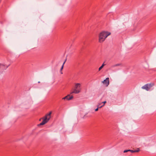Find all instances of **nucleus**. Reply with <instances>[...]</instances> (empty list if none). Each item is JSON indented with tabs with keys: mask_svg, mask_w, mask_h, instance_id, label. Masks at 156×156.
Wrapping results in <instances>:
<instances>
[{
	"mask_svg": "<svg viewBox=\"0 0 156 156\" xmlns=\"http://www.w3.org/2000/svg\"><path fill=\"white\" fill-rule=\"evenodd\" d=\"M51 112H50L48 113H47L44 116L41 118L39 119V121H41V119L43 120L42 122L40 124L37 125V126H39L41 125H44L47 123L51 117Z\"/></svg>",
	"mask_w": 156,
	"mask_h": 156,
	"instance_id": "f257e3e1",
	"label": "nucleus"
},
{
	"mask_svg": "<svg viewBox=\"0 0 156 156\" xmlns=\"http://www.w3.org/2000/svg\"><path fill=\"white\" fill-rule=\"evenodd\" d=\"M111 34L110 32L104 31L101 32L99 35V42L101 43L104 42L106 38Z\"/></svg>",
	"mask_w": 156,
	"mask_h": 156,
	"instance_id": "f03ea898",
	"label": "nucleus"
},
{
	"mask_svg": "<svg viewBox=\"0 0 156 156\" xmlns=\"http://www.w3.org/2000/svg\"><path fill=\"white\" fill-rule=\"evenodd\" d=\"M73 98V96H70V95H68L67 96L62 98V100L68 101L72 99Z\"/></svg>",
	"mask_w": 156,
	"mask_h": 156,
	"instance_id": "7ed1b4c3",
	"label": "nucleus"
},
{
	"mask_svg": "<svg viewBox=\"0 0 156 156\" xmlns=\"http://www.w3.org/2000/svg\"><path fill=\"white\" fill-rule=\"evenodd\" d=\"M102 83L106 85V86H108L109 83V79L108 77L106 78V79L104 80L102 82Z\"/></svg>",
	"mask_w": 156,
	"mask_h": 156,
	"instance_id": "20e7f679",
	"label": "nucleus"
},
{
	"mask_svg": "<svg viewBox=\"0 0 156 156\" xmlns=\"http://www.w3.org/2000/svg\"><path fill=\"white\" fill-rule=\"evenodd\" d=\"M80 92V90L77 89H75L73 90L71 93V94L73 93L78 94Z\"/></svg>",
	"mask_w": 156,
	"mask_h": 156,
	"instance_id": "39448f33",
	"label": "nucleus"
},
{
	"mask_svg": "<svg viewBox=\"0 0 156 156\" xmlns=\"http://www.w3.org/2000/svg\"><path fill=\"white\" fill-rule=\"evenodd\" d=\"M142 88L144 89H145L147 91L149 90V88L148 87L147 85V84H146L143 86L142 87Z\"/></svg>",
	"mask_w": 156,
	"mask_h": 156,
	"instance_id": "423d86ee",
	"label": "nucleus"
},
{
	"mask_svg": "<svg viewBox=\"0 0 156 156\" xmlns=\"http://www.w3.org/2000/svg\"><path fill=\"white\" fill-rule=\"evenodd\" d=\"M106 102V101L101 102V103L99 104V105H97V107H102L104 105L105 103Z\"/></svg>",
	"mask_w": 156,
	"mask_h": 156,
	"instance_id": "0eeeda50",
	"label": "nucleus"
},
{
	"mask_svg": "<svg viewBox=\"0 0 156 156\" xmlns=\"http://www.w3.org/2000/svg\"><path fill=\"white\" fill-rule=\"evenodd\" d=\"M147 86L149 88V90L150 89V88L154 85V83H147Z\"/></svg>",
	"mask_w": 156,
	"mask_h": 156,
	"instance_id": "6e6552de",
	"label": "nucleus"
},
{
	"mask_svg": "<svg viewBox=\"0 0 156 156\" xmlns=\"http://www.w3.org/2000/svg\"><path fill=\"white\" fill-rule=\"evenodd\" d=\"M80 87V84L79 83L76 84L75 85V88L76 89H78Z\"/></svg>",
	"mask_w": 156,
	"mask_h": 156,
	"instance_id": "1a4fd4ad",
	"label": "nucleus"
},
{
	"mask_svg": "<svg viewBox=\"0 0 156 156\" xmlns=\"http://www.w3.org/2000/svg\"><path fill=\"white\" fill-rule=\"evenodd\" d=\"M140 151V149L139 148H138L137 150H129V151L131 152L132 153H134V152H138Z\"/></svg>",
	"mask_w": 156,
	"mask_h": 156,
	"instance_id": "9d476101",
	"label": "nucleus"
},
{
	"mask_svg": "<svg viewBox=\"0 0 156 156\" xmlns=\"http://www.w3.org/2000/svg\"><path fill=\"white\" fill-rule=\"evenodd\" d=\"M66 59L65 61L64 62H63V64L61 68V69H60V71H62V70L63 69V66H64V65L65 64V62H66Z\"/></svg>",
	"mask_w": 156,
	"mask_h": 156,
	"instance_id": "9b49d317",
	"label": "nucleus"
},
{
	"mask_svg": "<svg viewBox=\"0 0 156 156\" xmlns=\"http://www.w3.org/2000/svg\"><path fill=\"white\" fill-rule=\"evenodd\" d=\"M66 59L65 61L64 62H63V64L61 68V69H60V71H62V70L63 69V66H64V65L65 64V62H66Z\"/></svg>",
	"mask_w": 156,
	"mask_h": 156,
	"instance_id": "f8f14e48",
	"label": "nucleus"
},
{
	"mask_svg": "<svg viewBox=\"0 0 156 156\" xmlns=\"http://www.w3.org/2000/svg\"><path fill=\"white\" fill-rule=\"evenodd\" d=\"M105 66V64L104 63H103L102 66H100L99 68V71H100L103 67V66Z\"/></svg>",
	"mask_w": 156,
	"mask_h": 156,
	"instance_id": "ddd939ff",
	"label": "nucleus"
},
{
	"mask_svg": "<svg viewBox=\"0 0 156 156\" xmlns=\"http://www.w3.org/2000/svg\"><path fill=\"white\" fill-rule=\"evenodd\" d=\"M121 65L120 64H117L115 65L112 66V67H115V66H119Z\"/></svg>",
	"mask_w": 156,
	"mask_h": 156,
	"instance_id": "4468645a",
	"label": "nucleus"
},
{
	"mask_svg": "<svg viewBox=\"0 0 156 156\" xmlns=\"http://www.w3.org/2000/svg\"><path fill=\"white\" fill-rule=\"evenodd\" d=\"M129 151V150H125L123 152H124V153L127 152L128 151Z\"/></svg>",
	"mask_w": 156,
	"mask_h": 156,
	"instance_id": "2eb2a0df",
	"label": "nucleus"
},
{
	"mask_svg": "<svg viewBox=\"0 0 156 156\" xmlns=\"http://www.w3.org/2000/svg\"><path fill=\"white\" fill-rule=\"evenodd\" d=\"M98 108H97L95 110V111H98Z\"/></svg>",
	"mask_w": 156,
	"mask_h": 156,
	"instance_id": "dca6fc26",
	"label": "nucleus"
},
{
	"mask_svg": "<svg viewBox=\"0 0 156 156\" xmlns=\"http://www.w3.org/2000/svg\"><path fill=\"white\" fill-rule=\"evenodd\" d=\"M10 65V64H9V65L6 66V67L5 69H6Z\"/></svg>",
	"mask_w": 156,
	"mask_h": 156,
	"instance_id": "f3484780",
	"label": "nucleus"
},
{
	"mask_svg": "<svg viewBox=\"0 0 156 156\" xmlns=\"http://www.w3.org/2000/svg\"><path fill=\"white\" fill-rule=\"evenodd\" d=\"M2 65L3 66H5V65Z\"/></svg>",
	"mask_w": 156,
	"mask_h": 156,
	"instance_id": "a211bd4d",
	"label": "nucleus"
},
{
	"mask_svg": "<svg viewBox=\"0 0 156 156\" xmlns=\"http://www.w3.org/2000/svg\"><path fill=\"white\" fill-rule=\"evenodd\" d=\"M61 74H62V72H61Z\"/></svg>",
	"mask_w": 156,
	"mask_h": 156,
	"instance_id": "6ab92c4d",
	"label": "nucleus"
},
{
	"mask_svg": "<svg viewBox=\"0 0 156 156\" xmlns=\"http://www.w3.org/2000/svg\"><path fill=\"white\" fill-rule=\"evenodd\" d=\"M38 83H40V82H38Z\"/></svg>",
	"mask_w": 156,
	"mask_h": 156,
	"instance_id": "aec40b11",
	"label": "nucleus"
}]
</instances>
